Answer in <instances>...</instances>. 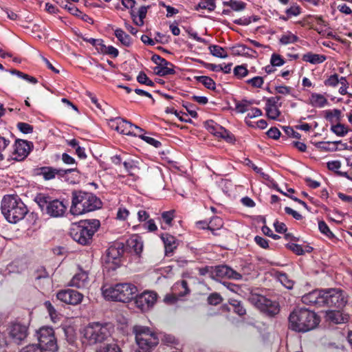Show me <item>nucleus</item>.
<instances>
[{"label":"nucleus","mask_w":352,"mask_h":352,"mask_svg":"<svg viewBox=\"0 0 352 352\" xmlns=\"http://www.w3.org/2000/svg\"><path fill=\"white\" fill-rule=\"evenodd\" d=\"M320 318L314 311L307 309H295L289 317V327L297 332H307L315 329Z\"/></svg>","instance_id":"1"},{"label":"nucleus","mask_w":352,"mask_h":352,"mask_svg":"<svg viewBox=\"0 0 352 352\" xmlns=\"http://www.w3.org/2000/svg\"><path fill=\"white\" fill-rule=\"evenodd\" d=\"M100 200L94 194L85 192H75L72 196L70 212L78 216L94 211L101 207Z\"/></svg>","instance_id":"2"},{"label":"nucleus","mask_w":352,"mask_h":352,"mask_svg":"<svg viewBox=\"0 0 352 352\" xmlns=\"http://www.w3.org/2000/svg\"><path fill=\"white\" fill-rule=\"evenodd\" d=\"M1 212L6 220L16 223L24 218L28 209L16 195H6L1 201Z\"/></svg>","instance_id":"3"},{"label":"nucleus","mask_w":352,"mask_h":352,"mask_svg":"<svg viewBox=\"0 0 352 352\" xmlns=\"http://www.w3.org/2000/svg\"><path fill=\"white\" fill-rule=\"evenodd\" d=\"M137 292V287L129 283L104 285L102 287V293L105 299L122 302H130Z\"/></svg>","instance_id":"4"},{"label":"nucleus","mask_w":352,"mask_h":352,"mask_svg":"<svg viewBox=\"0 0 352 352\" xmlns=\"http://www.w3.org/2000/svg\"><path fill=\"white\" fill-rule=\"evenodd\" d=\"M100 226L99 220L89 219L80 221L72 226L70 235L79 244L85 245L89 244L92 237Z\"/></svg>","instance_id":"5"},{"label":"nucleus","mask_w":352,"mask_h":352,"mask_svg":"<svg viewBox=\"0 0 352 352\" xmlns=\"http://www.w3.org/2000/svg\"><path fill=\"white\" fill-rule=\"evenodd\" d=\"M138 348L151 352L159 344L160 337L155 329L144 325H135L133 328Z\"/></svg>","instance_id":"6"},{"label":"nucleus","mask_w":352,"mask_h":352,"mask_svg":"<svg viewBox=\"0 0 352 352\" xmlns=\"http://www.w3.org/2000/svg\"><path fill=\"white\" fill-rule=\"evenodd\" d=\"M111 328L108 323L91 322L82 331L83 338L91 345L101 343L111 336Z\"/></svg>","instance_id":"7"},{"label":"nucleus","mask_w":352,"mask_h":352,"mask_svg":"<svg viewBox=\"0 0 352 352\" xmlns=\"http://www.w3.org/2000/svg\"><path fill=\"white\" fill-rule=\"evenodd\" d=\"M35 201L43 211L52 217L63 216L67 209L63 201L52 199L50 197L43 193L36 195Z\"/></svg>","instance_id":"8"},{"label":"nucleus","mask_w":352,"mask_h":352,"mask_svg":"<svg viewBox=\"0 0 352 352\" xmlns=\"http://www.w3.org/2000/svg\"><path fill=\"white\" fill-rule=\"evenodd\" d=\"M324 305L342 308L347 302V296L340 289L331 288L324 290Z\"/></svg>","instance_id":"9"},{"label":"nucleus","mask_w":352,"mask_h":352,"mask_svg":"<svg viewBox=\"0 0 352 352\" xmlns=\"http://www.w3.org/2000/svg\"><path fill=\"white\" fill-rule=\"evenodd\" d=\"M39 346L45 351L54 352L58 349L54 329L49 327H43L37 331Z\"/></svg>","instance_id":"10"},{"label":"nucleus","mask_w":352,"mask_h":352,"mask_svg":"<svg viewBox=\"0 0 352 352\" xmlns=\"http://www.w3.org/2000/svg\"><path fill=\"white\" fill-rule=\"evenodd\" d=\"M249 300L256 308L269 316H274L279 312L278 304L263 296L252 294Z\"/></svg>","instance_id":"11"},{"label":"nucleus","mask_w":352,"mask_h":352,"mask_svg":"<svg viewBox=\"0 0 352 352\" xmlns=\"http://www.w3.org/2000/svg\"><path fill=\"white\" fill-rule=\"evenodd\" d=\"M124 252L123 245L120 243H116L111 245L107 250L104 257V261L109 265L112 270L116 269L120 265L121 256Z\"/></svg>","instance_id":"12"},{"label":"nucleus","mask_w":352,"mask_h":352,"mask_svg":"<svg viewBox=\"0 0 352 352\" xmlns=\"http://www.w3.org/2000/svg\"><path fill=\"white\" fill-rule=\"evenodd\" d=\"M109 126L118 132L124 135H138V132H142L143 130L129 122L120 118L111 119Z\"/></svg>","instance_id":"13"},{"label":"nucleus","mask_w":352,"mask_h":352,"mask_svg":"<svg viewBox=\"0 0 352 352\" xmlns=\"http://www.w3.org/2000/svg\"><path fill=\"white\" fill-rule=\"evenodd\" d=\"M77 172V168H71L68 169L56 168L52 166H43L38 169L37 174L43 177L45 180L54 179L56 176L63 177L69 173Z\"/></svg>","instance_id":"14"},{"label":"nucleus","mask_w":352,"mask_h":352,"mask_svg":"<svg viewBox=\"0 0 352 352\" xmlns=\"http://www.w3.org/2000/svg\"><path fill=\"white\" fill-rule=\"evenodd\" d=\"M56 298L67 305H77L82 302L83 295L76 290L67 289L58 291L56 293Z\"/></svg>","instance_id":"15"},{"label":"nucleus","mask_w":352,"mask_h":352,"mask_svg":"<svg viewBox=\"0 0 352 352\" xmlns=\"http://www.w3.org/2000/svg\"><path fill=\"white\" fill-rule=\"evenodd\" d=\"M157 301V294L153 292H144L137 295L135 299L136 307L142 311L149 310Z\"/></svg>","instance_id":"16"},{"label":"nucleus","mask_w":352,"mask_h":352,"mask_svg":"<svg viewBox=\"0 0 352 352\" xmlns=\"http://www.w3.org/2000/svg\"><path fill=\"white\" fill-rule=\"evenodd\" d=\"M32 143L22 140H16L14 146L12 159L21 161L25 159L30 152Z\"/></svg>","instance_id":"17"},{"label":"nucleus","mask_w":352,"mask_h":352,"mask_svg":"<svg viewBox=\"0 0 352 352\" xmlns=\"http://www.w3.org/2000/svg\"><path fill=\"white\" fill-rule=\"evenodd\" d=\"M324 290H314L302 296L303 303L308 305L322 306L324 305Z\"/></svg>","instance_id":"18"},{"label":"nucleus","mask_w":352,"mask_h":352,"mask_svg":"<svg viewBox=\"0 0 352 352\" xmlns=\"http://www.w3.org/2000/svg\"><path fill=\"white\" fill-rule=\"evenodd\" d=\"M27 332L28 328L25 325L14 323L10 328L9 335L15 343L19 344L26 338Z\"/></svg>","instance_id":"19"},{"label":"nucleus","mask_w":352,"mask_h":352,"mask_svg":"<svg viewBox=\"0 0 352 352\" xmlns=\"http://www.w3.org/2000/svg\"><path fill=\"white\" fill-rule=\"evenodd\" d=\"M280 97H271L267 100L265 104L266 115L269 119L277 120L280 115V111L278 105Z\"/></svg>","instance_id":"20"},{"label":"nucleus","mask_w":352,"mask_h":352,"mask_svg":"<svg viewBox=\"0 0 352 352\" xmlns=\"http://www.w3.org/2000/svg\"><path fill=\"white\" fill-rule=\"evenodd\" d=\"M89 283V279L88 274L85 271H80L73 276L69 285L79 289H83L88 286Z\"/></svg>","instance_id":"21"},{"label":"nucleus","mask_w":352,"mask_h":352,"mask_svg":"<svg viewBox=\"0 0 352 352\" xmlns=\"http://www.w3.org/2000/svg\"><path fill=\"white\" fill-rule=\"evenodd\" d=\"M214 271L216 276L220 278H228L234 280H239L242 278L239 273L226 265L217 266Z\"/></svg>","instance_id":"22"},{"label":"nucleus","mask_w":352,"mask_h":352,"mask_svg":"<svg viewBox=\"0 0 352 352\" xmlns=\"http://www.w3.org/2000/svg\"><path fill=\"white\" fill-rule=\"evenodd\" d=\"M161 239L164 242L166 256H170L178 246V241L172 235L163 234Z\"/></svg>","instance_id":"23"},{"label":"nucleus","mask_w":352,"mask_h":352,"mask_svg":"<svg viewBox=\"0 0 352 352\" xmlns=\"http://www.w3.org/2000/svg\"><path fill=\"white\" fill-rule=\"evenodd\" d=\"M149 8V6H141L139 8L137 13H135L134 10L130 11L131 16L135 25L138 26H142L144 25V19L146 18Z\"/></svg>","instance_id":"24"},{"label":"nucleus","mask_w":352,"mask_h":352,"mask_svg":"<svg viewBox=\"0 0 352 352\" xmlns=\"http://www.w3.org/2000/svg\"><path fill=\"white\" fill-rule=\"evenodd\" d=\"M327 319L336 323L342 324L348 322L349 316L340 311H330L327 313Z\"/></svg>","instance_id":"25"},{"label":"nucleus","mask_w":352,"mask_h":352,"mask_svg":"<svg viewBox=\"0 0 352 352\" xmlns=\"http://www.w3.org/2000/svg\"><path fill=\"white\" fill-rule=\"evenodd\" d=\"M325 119L331 124V126L342 121V111L340 109H328L324 111Z\"/></svg>","instance_id":"26"},{"label":"nucleus","mask_w":352,"mask_h":352,"mask_svg":"<svg viewBox=\"0 0 352 352\" xmlns=\"http://www.w3.org/2000/svg\"><path fill=\"white\" fill-rule=\"evenodd\" d=\"M328 103L327 99L322 94L312 93L309 97V104L315 108H323Z\"/></svg>","instance_id":"27"},{"label":"nucleus","mask_w":352,"mask_h":352,"mask_svg":"<svg viewBox=\"0 0 352 352\" xmlns=\"http://www.w3.org/2000/svg\"><path fill=\"white\" fill-rule=\"evenodd\" d=\"M189 292L188 283L184 280L175 283L172 287V292L175 296H183L188 294Z\"/></svg>","instance_id":"28"},{"label":"nucleus","mask_w":352,"mask_h":352,"mask_svg":"<svg viewBox=\"0 0 352 352\" xmlns=\"http://www.w3.org/2000/svg\"><path fill=\"white\" fill-rule=\"evenodd\" d=\"M302 59L303 61L316 65L323 63L326 60V56L322 54L308 52L302 56Z\"/></svg>","instance_id":"29"},{"label":"nucleus","mask_w":352,"mask_h":352,"mask_svg":"<svg viewBox=\"0 0 352 352\" xmlns=\"http://www.w3.org/2000/svg\"><path fill=\"white\" fill-rule=\"evenodd\" d=\"M175 217V210L166 211L162 213V228L166 230L172 226V221Z\"/></svg>","instance_id":"30"},{"label":"nucleus","mask_w":352,"mask_h":352,"mask_svg":"<svg viewBox=\"0 0 352 352\" xmlns=\"http://www.w3.org/2000/svg\"><path fill=\"white\" fill-rule=\"evenodd\" d=\"M114 34L118 40L124 46L129 47L131 44V40L129 35L120 28H117L114 31Z\"/></svg>","instance_id":"31"},{"label":"nucleus","mask_w":352,"mask_h":352,"mask_svg":"<svg viewBox=\"0 0 352 352\" xmlns=\"http://www.w3.org/2000/svg\"><path fill=\"white\" fill-rule=\"evenodd\" d=\"M216 8V3L214 0H201L195 6V10H207L208 12H212Z\"/></svg>","instance_id":"32"},{"label":"nucleus","mask_w":352,"mask_h":352,"mask_svg":"<svg viewBox=\"0 0 352 352\" xmlns=\"http://www.w3.org/2000/svg\"><path fill=\"white\" fill-rule=\"evenodd\" d=\"M154 71L157 75L160 76L175 74V70L173 68L171 63L170 65L161 64L159 66L155 67Z\"/></svg>","instance_id":"33"},{"label":"nucleus","mask_w":352,"mask_h":352,"mask_svg":"<svg viewBox=\"0 0 352 352\" xmlns=\"http://www.w3.org/2000/svg\"><path fill=\"white\" fill-rule=\"evenodd\" d=\"M210 54L217 58H226L228 57L226 50L217 45H211L208 47Z\"/></svg>","instance_id":"34"},{"label":"nucleus","mask_w":352,"mask_h":352,"mask_svg":"<svg viewBox=\"0 0 352 352\" xmlns=\"http://www.w3.org/2000/svg\"><path fill=\"white\" fill-rule=\"evenodd\" d=\"M330 130L332 133H333L334 134L339 137H344L349 132L348 127L344 124H342L341 122L331 126Z\"/></svg>","instance_id":"35"},{"label":"nucleus","mask_w":352,"mask_h":352,"mask_svg":"<svg viewBox=\"0 0 352 352\" xmlns=\"http://www.w3.org/2000/svg\"><path fill=\"white\" fill-rule=\"evenodd\" d=\"M129 245L136 254H140L142 252L143 249V243L139 236H135L131 237L129 240Z\"/></svg>","instance_id":"36"},{"label":"nucleus","mask_w":352,"mask_h":352,"mask_svg":"<svg viewBox=\"0 0 352 352\" xmlns=\"http://www.w3.org/2000/svg\"><path fill=\"white\" fill-rule=\"evenodd\" d=\"M298 41V37L292 33L291 32H287L286 33L283 34L280 39L279 42L282 45H289L292 43H296Z\"/></svg>","instance_id":"37"},{"label":"nucleus","mask_w":352,"mask_h":352,"mask_svg":"<svg viewBox=\"0 0 352 352\" xmlns=\"http://www.w3.org/2000/svg\"><path fill=\"white\" fill-rule=\"evenodd\" d=\"M205 126L211 133L217 137H219L220 134L221 133L222 129L223 128L212 120L206 121Z\"/></svg>","instance_id":"38"},{"label":"nucleus","mask_w":352,"mask_h":352,"mask_svg":"<svg viewBox=\"0 0 352 352\" xmlns=\"http://www.w3.org/2000/svg\"><path fill=\"white\" fill-rule=\"evenodd\" d=\"M311 23L317 25L316 30L320 33L324 30V28L327 26L328 23L325 21L322 16H314L311 17Z\"/></svg>","instance_id":"39"},{"label":"nucleus","mask_w":352,"mask_h":352,"mask_svg":"<svg viewBox=\"0 0 352 352\" xmlns=\"http://www.w3.org/2000/svg\"><path fill=\"white\" fill-rule=\"evenodd\" d=\"M195 79L198 82L202 83L207 89L211 90L215 89V82L210 77L206 76H196Z\"/></svg>","instance_id":"40"},{"label":"nucleus","mask_w":352,"mask_h":352,"mask_svg":"<svg viewBox=\"0 0 352 352\" xmlns=\"http://www.w3.org/2000/svg\"><path fill=\"white\" fill-rule=\"evenodd\" d=\"M207 226V228L211 230L214 234H216L214 232L222 228L223 220L219 217H214L210 220Z\"/></svg>","instance_id":"41"},{"label":"nucleus","mask_w":352,"mask_h":352,"mask_svg":"<svg viewBox=\"0 0 352 352\" xmlns=\"http://www.w3.org/2000/svg\"><path fill=\"white\" fill-rule=\"evenodd\" d=\"M225 6H229L234 11H241L245 8V3L236 0H230L223 3Z\"/></svg>","instance_id":"42"},{"label":"nucleus","mask_w":352,"mask_h":352,"mask_svg":"<svg viewBox=\"0 0 352 352\" xmlns=\"http://www.w3.org/2000/svg\"><path fill=\"white\" fill-rule=\"evenodd\" d=\"M229 302L234 307V311L239 316H243L245 314V309L243 307L240 301L235 299H230Z\"/></svg>","instance_id":"43"},{"label":"nucleus","mask_w":352,"mask_h":352,"mask_svg":"<svg viewBox=\"0 0 352 352\" xmlns=\"http://www.w3.org/2000/svg\"><path fill=\"white\" fill-rule=\"evenodd\" d=\"M280 283L287 289H291L294 287V282L285 274H280L278 276Z\"/></svg>","instance_id":"44"},{"label":"nucleus","mask_w":352,"mask_h":352,"mask_svg":"<svg viewBox=\"0 0 352 352\" xmlns=\"http://www.w3.org/2000/svg\"><path fill=\"white\" fill-rule=\"evenodd\" d=\"M44 306L47 309L52 320L56 322L58 319V314L52 304L50 301H45Z\"/></svg>","instance_id":"45"},{"label":"nucleus","mask_w":352,"mask_h":352,"mask_svg":"<svg viewBox=\"0 0 352 352\" xmlns=\"http://www.w3.org/2000/svg\"><path fill=\"white\" fill-rule=\"evenodd\" d=\"M246 83L251 85L254 88H261L262 87L264 83V80L263 77L255 76L251 79L246 80Z\"/></svg>","instance_id":"46"},{"label":"nucleus","mask_w":352,"mask_h":352,"mask_svg":"<svg viewBox=\"0 0 352 352\" xmlns=\"http://www.w3.org/2000/svg\"><path fill=\"white\" fill-rule=\"evenodd\" d=\"M137 80L138 82L141 84H144L150 87L154 86V82L148 78L146 74L144 72H140L138 76H137Z\"/></svg>","instance_id":"47"},{"label":"nucleus","mask_w":352,"mask_h":352,"mask_svg":"<svg viewBox=\"0 0 352 352\" xmlns=\"http://www.w3.org/2000/svg\"><path fill=\"white\" fill-rule=\"evenodd\" d=\"M262 111L256 107L252 108L251 109H249V112L247 114V116L245 118V122L247 124L250 125L248 119H252L254 118L259 117L262 116Z\"/></svg>","instance_id":"48"},{"label":"nucleus","mask_w":352,"mask_h":352,"mask_svg":"<svg viewBox=\"0 0 352 352\" xmlns=\"http://www.w3.org/2000/svg\"><path fill=\"white\" fill-rule=\"evenodd\" d=\"M97 352H121V350L117 344L111 343L101 347Z\"/></svg>","instance_id":"49"},{"label":"nucleus","mask_w":352,"mask_h":352,"mask_svg":"<svg viewBox=\"0 0 352 352\" xmlns=\"http://www.w3.org/2000/svg\"><path fill=\"white\" fill-rule=\"evenodd\" d=\"M234 74L237 78H242L248 74V70L244 65H238L234 69Z\"/></svg>","instance_id":"50"},{"label":"nucleus","mask_w":352,"mask_h":352,"mask_svg":"<svg viewBox=\"0 0 352 352\" xmlns=\"http://www.w3.org/2000/svg\"><path fill=\"white\" fill-rule=\"evenodd\" d=\"M318 228L321 233L325 234L327 236L331 238L333 236V234L330 230L327 224L323 221H320L318 223Z\"/></svg>","instance_id":"51"},{"label":"nucleus","mask_w":352,"mask_h":352,"mask_svg":"<svg viewBox=\"0 0 352 352\" xmlns=\"http://www.w3.org/2000/svg\"><path fill=\"white\" fill-rule=\"evenodd\" d=\"M140 132H138V136H139L141 139L144 140L148 144L155 146V148H158L161 146V142L158 140L148 136H146L143 134H140Z\"/></svg>","instance_id":"52"},{"label":"nucleus","mask_w":352,"mask_h":352,"mask_svg":"<svg viewBox=\"0 0 352 352\" xmlns=\"http://www.w3.org/2000/svg\"><path fill=\"white\" fill-rule=\"evenodd\" d=\"M285 13L288 17L296 16L301 13V8L298 5H293L285 10Z\"/></svg>","instance_id":"53"},{"label":"nucleus","mask_w":352,"mask_h":352,"mask_svg":"<svg viewBox=\"0 0 352 352\" xmlns=\"http://www.w3.org/2000/svg\"><path fill=\"white\" fill-rule=\"evenodd\" d=\"M20 352H45L38 344H32L23 347Z\"/></svg>","instance_id":"54"},{"label":"nucleus","mask_w":352,"mask_h":352,"mask_svg":"<svg viewBox=\"0 0 352 352\" xmlns=\"http://www.w3.org/2000/svg\"><path fill=\"white\" fill-rule=\"evenodd\" d=\"M124 166L126 168V170L129 172V173L131 175H135L136 171L139 169L138 166L135 164L134 162L132 160L129 162H124Z\"/></svg>","instance_id":"55"},{"label":"nucleus","mask_w":352,"mask_h":352,"mask_svg":"<svg viewBox=\"0 0 352 352\" xmlns=\"http://www.w3.org/2000/svg\"><path fill=\"white\" fill-rule=\"evenodd\" d=\"M270 63L272 66H281L285 63L284 59L280 55L277 54H273L271 56Z\"/></svg>","instance_id":"56"},{"label":"nucleus","mask_w":352,"mask_h":352,"mask_svg":"<svg viewBox=\"0 0 352 352\" xmlns=\"http://www.w3.org/2000/svg\"><path fill=\"white\" fill-rule=\"evenodd\" d=\"M340 79L338 78V75L335 74L333 75L330 76L325 81L324 85L326 86L329 87H336L339 83Z\"/></svg>","instance_id":"57"},{"label":"nucleus","mask_w":352,"mask_h":352,"mask_svg":"<svg viewBox=\"0 0 352 352\" xmlns=\"http://www.w3.org/2000/svg\"><path fill=\"white\" fill-rule=\"evenodd\" d=\"M220 138L226 140L228 142L232 143L234 142L235 138L234 135L225 128L222 129L221 133L219 135Z\"/></svg>","instance_id":"58"},{"label":"nucleus","mask_w":352,"mask_h":352,"mask_svg":"<svg viewBox=\"0 0 352 352\" xmlns=\"http://www.w3.org/2000/svg\"><path fill=\"white\" fill-rule=\"evenodd\" d=\"M222 301L221 296L217 293H213L210 294L208 298V302L210 305H217L221 303Z\"/></svg>","instance_id":"59"},{"label":"nucleus","mask_w":352,"mask_h":352,"mask_svg":"<svg viewBox=\"0 0 352 352\" xmlns=\"http://www.w3.org/2000/svg\"><path fill=\"white\" fill-rule=\"evenodd\" d=\"M17 128L20 131L25 134L31 133L33 131V127L25 122H19L17 124Z\"/></svg>","instance_id":"60"},{"label":"nucleus","mask_w":352,"mask_h":352,"mask_svg":"<svg viewBox=\"0 0 352 352\" xmlns=\"http://www.w3.org/2000/svg\"><path fill=\"white\" fill-rule=\"evenodd\" d=\"M62 8L75 16H79L81 14V12L74 4L70 3H67V6H63Z\"/></svg>","instance_id":"61"},{"label":"nucleus","mask_w":352,"mask_h":352,"mask_svg":"<svg viewBox=\"0 0 352 352\" xmlns=\"http://www.w3.org/2000/svg\"><path fill=\"white\" fill-rule=\"evenodd\" d=\"M341 87L339 89V93L341 95H346L347 94L348 82L345 77H341L339 81Z\"/></svg>","instance_id":"62"},{"label":"nucleus","mask_w":352,"mask_h":352,"mask_svg":"<svg viewBox=\"0 0 352 352\" xmlns=\"http://www.w3.org/2000/svg\"><path fill=\"white\" fill-rule=\"evenodd\" d=\"M235 109L237 113H243L249 111L248 104L246 101L236 103L235 106Z\"/></svg>","instance_id":"63"},{"label":"nucleus","mask_w":352,"mask_h":352,"mask_svg":"<svg viewBox=\"0 0 352 352\" xmlns=\"http://www.w3.org/2000/svg\"><path fill=\"white\" fill-rule=\"evenodd\" d=\"M267 135L269 138L277 140L280 138V132L277 128L272 127L267 131Z\"/></svg>","instance_id":"64"}]
</instances>
